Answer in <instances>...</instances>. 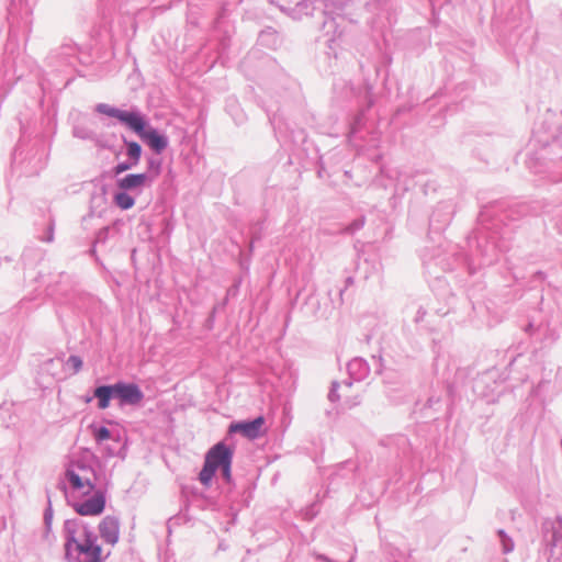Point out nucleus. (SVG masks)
<instances>
[{
  "instance_id": "nucleus-14",
  "label": "nucleus",
  "mask_w": 562,
  "mask_h": 562,
  "mask_svg": "<svg viewBox=\"0 0 562 562\" xmlns=\"http://www.w3.org/2000/svg\"><path fill=\"white\" fill-rule=\"evenodd\" d=\"M111 437L110 430L105 427H101L94 431V438L98 441L108 440Z\"/></svg>"
},
{
  "instance_id": "nucleus-6",
  "label": "nucleus",
  "mask_w": 562,
  "mask_h": 562,
  "mask_svg": "<svg viewBox=\"0 0 562 562\" xmlns=\"http://www.w3.org/2000/svg\"><path fill=\"white\" fill-rule=\"evenodd\" d=\"M114 395L120 398L122 404L137 405L143 398L144 394L140 389L133 383H116L114 384Z\"/></svg>"
},
{
  "instance_id": "nucleus-12",
  "label": "nucleus",
  "mask_w": 562,
  "mask_h": 562,
  "mask_svg": "<svg viewBox=\"0 0 562 562\" xmlns=\"http://www.w3.org/2000/svg\"><path fill=\"white\" fill-rule=\"evenodd\" d=\"M67 477L71 484V486L76 490H83L85 487H88V491L92 490V485L90 484L89 480H82L77 473L74 471L68 470L67 471Z\"/></svg>"
},
{
  "instance_id": "nucleus-4",
  "label": "nucleus",
  "mask_w": 562,
  "mask_h": 562,
  "mask_svg": "<svg viewBox=\"0 0 562 562\" xmlns=\"http://www.w3.org/2000/svg\"><path fill=\"white\" fill-rule=\"evenodd\" d=\"M265 418L262 416L257 417L251 422L233 423L229 425L228 432H239L241 436L249 440L259 438L263 434Z\"/></svg>"
},
{
  "instance_id": "nucleus-7",
  "label": "nucleus",
  "mask_w": 562,
  "mask_h": 562,
  "mask_svg": "<svg viewBox=\"0 0 562 562\" xmlns=\"http://www.w3.org/2000/svg\"><path fill=\"white\" fill-rule=\"evenodd\" d=\"M105 507V497L102 493L94 494L83 503L76 504L75 510L81 516H98Z\"/></svg>"
},
{
  "instance_id": "nucleus-9",
  "label": "nucleus",
  "mask_w": 562,
  "mask_h": 562,
  "mask_svg": "<svg viewBox=\"0 0 562 562\" xmlns=\"http://www.w3.org/2000/svg\"><path fill=\"white\" fill-rule=\"evenodd\" d=\"M149 178L146 173H131L117 180V188L123 191L137 190L143 188Z\"/></svg>"
},
{
  "instance_id": "nucleus-15",
  "label": "nucleus",
  "mask_w": 562,
  "mask_h": 562,
  "mask_svg": "<svg viewBox=\"0 0 562 562\" xmlns=\"http://www.w3.org/2000/svg\"><path fill=\"white\" fill-rule=\"evenodd\" d=\"M69 362H71V363H72V366H74V368H75V371H76V372H78V371L81 369V367H82V361H81V359H80L79 357H77V356H71V357L69 358Z\"/></svg>"
},
{
  "instance_id": "nucleus-2",
  "label": "nucleus",
  "mask_w": 562,
  "mask_h": 562,
  "mask_svg": "<svg viewBox=\"0 0 562 562\" xmlns=\"http://www.w3.org/2000/svg\"><path fill=\"white\" fill-rule=\"evenodd\" d=\"M233 450L225 443L214 445L205 454L204 465L199 474V480L204 486H210L217 469L222 470L224 479L229 482L232 477L231 467Z\"/></svg>"
},
{
  "instance_id": "nucleus-13",
  "label": "nucleus",
  "mask_w": 562,
  "mask_h": 562,
  "mask_svg": "<svg viewBox=\"0 0 562 562\" xmlns=\"http://www.w3.org/2000/svg\"><path fill=\"white\" fill-rule=\"evenodd\" d=\"M142 148L136 142L127 143V155L134 160V165L139 161Z\"/></svg>"
},
{
  "instance_id": "nucleus-5",
  "label": "nucleus",
  "mask_w": 562,
  "mask_h": 562,
  "mask_svg": "<svg viewBox=\"0 0 562 562\" xmlns=\"http://www.w3.org/2000/svg\"><path fill=\"white\" fill-rule=\"evenodd\" d=\"M140 128L133 130L135 133L139 135V137L145 140L148 146L154 149L156 153H161L168 145V140L165 136L160 135L156 130L146 127V121L140 115Z\"/></svg>"
},
{
  "instance_id": "nucleus-10",
  "label": "nucleus",
  "mask_w": 562,
  "mask_h": 562,
  "mask_svg": "<svg viewBox=\"0 0 562 562\" xmlns=\"http://www.w3.org/2000/svg\"><path fill=\"white\" fill-rule=\"evenodd\" d=\"M114 395V385H102L94 390V396L98 398V407L105 409L110 405V400Z\"/></svg>"
},
{
  "instance_id": "nucleus-11",
  "label": "nucleus",
  "mask_w": 562,
  "mask_h": 562,
  "mask_svg": "<svg viewBox=\"0 0 562 562\" xmlns=\"http://www.w3.org/2000/svg\"><path fill=\"white\" fill-rule=\"evenodd\" d=\"M113 200L116 206H119L121 210L132 209L135 204L134 198L126 192L116 193Z\"/></svg>"
},
{
  "instance_id": "nucleus-3",
  "label": "nucleus",
  "mask_w": 562,
  "mask_h": 562,
  "mask_svg": "<svg viewBox=\"0 0 562 562\" xmlns=\"http://www.w3.org/2000/svg\"><path fill=\"white\" fill-rule=\"evenodd\" d=\"M97 111L108 116L117 119L120 122L128 126L131 130H139L142 126L140 115L138 113L122 111L104 103L99 104L97 106Z\"/></svg>"
},
{
  "instance_id": "nucleus-1",
  "label": "nucleus",
  "mask_w": 562,
  "mask_h": 562,
  "mask_svg": "<svg viewBox=\"0 0 562 562\" xmlns=\"http://www.w3.org/2000/svg\"><path fill=\"white\" fill-rule=\"evenodd\" d=\"M65 550L68 559L76 562H103L109 553H104L97 537L87 526L78 521H67Z\"/></svg>"
},
{
  "instance_id": "nucleus-8",
  "label": "nucleus",
  "mask_w": 562,
  "mask_h": 562,
  "mask_svg": "<svg viewBox=\"0 0 562 562\" xmlns=\"http://www.w3.org/2000/svg\"><path fill=\"white\" fill-rule=\"evenodd\" d=\"M99 532L102 539L114 546L120 538V522L115 517L106 516L99 524Z\"/></svg>"
},
{
  "instance_id": "nucleus-16",
  "label": "nucleus",
  "mask_w": 562,
  "mask_h": 562,
  "mask_svg": "<svg viewBox=\"0 0 562 562\" xmlns=\"http://www.w3.org/2000/svg\"><path fill=\"white\" fill-rule=\"evenodd\" d=\"M130 168H131V166H130V165H127V164H124V162L119 164V165H117V166H115V168H114V173H115V175H121V173H123L124 171L128 170Z\"/></svg>"
}]
</instances>
